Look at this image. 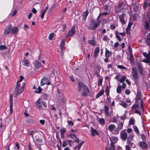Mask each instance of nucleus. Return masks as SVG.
Wrapping results in <instances>:
<instances>
[{
    "instance_id": "1",
    "label": "nucleus",
    "mask_w": 150,
    "mask_h": 150,
    "mask_svg": "<svg viewBox=\"0 0 150 150\" xmlns=\"http://www.w3.org/2000/svg\"><path fill=\"white\" fill-rule=\"evenodd\" d=\"M25 85L24 83H23L21 85L18 81H17L14 91V93L16 96L20 94L23 91Z\"/></svg>"
},
{
    "instance_id": "2",
    "label": "nucleus",
    "mask_w": 150,
    "mask_h": 150,
    "mask_svg": "<svg viewBox=\"0 0 150 150\" xmlns=\"http://www.w3.org/2000/svg\"><path fill=\"white\" fill-rule=\"evenodd\" d=\"M100 21H99L96 22L93 19H92L90 21V23L88 26V28L92 30H95L97 27L100 25Z\"/></svg>"
},
{
    "instance_id": "3",
    "label": "nucleus",
    "mask_w": 150,
    "mask_h": 150,
    "mask_svg": "<svg viewBox=\"0 0 150 150\" xmlns=\"http://www.w3.org/2000/svg\"><path fill=\"white\" fill-rule=\"evenodd\" d=\"M78 90L79 92H81V88H83V91L86 93H89V91L88 87L82 82L79 81L78 83Z\"/></svg>"
},
{
    "instance_id": "4",
    "label": "nucleus",
    "mask_w": 150,
    "mask_h": 150,
    "mask_svg": "<svg viewBox=\"0 0 150 150\" xmlns=\"http://www.w3.org/2000/svg\"><path fill=\"white\" fill-rule=\"evenodd\" d=\"M132 79L134 81H137L138 77V73L136 68L133 67L132 69Z\"/></svg>"
},
{
    "instance_id": "5",
    "label": "nucleus",
    "mask_w": 150,
    "mask_h": 150,
    "mask_svg": "<svg viewBox=\"0 0 150 150\" xmlns=\"http://www.w3.org/2000/svg\"><path fill=\"white\" fill-rule=\"evenodd\" d=\"M123 2L120 3L117 7L115 9V13H117L122 12L124 10L123 8Z\"/></svg>"
},
{
    "instance_id": "6",
    "label": "nucleus",
    "mask_w": 150,
    "mask_h": 150,
    "mask_svg": "<svg viewBox=\"0 0 150 150\" xmlns=\"http://www.w3.org/2000/svg\"><path fill=\"white\" fill-rule=\"evenodd\" d=\"M144 26L145 29L150 31V17L148 16L147 20L144 21Z\"/></svg>"
},
{
    "instance_id": "7",
    "label": "nucleus",
    "mask_w": 150,
    "mask_h": 150,
    "mask_svg": "<svg viewBox=\"0 0 150 150\" xmlns=\"http://www.w3.org/2000/svg\"><path fill=\"white\" fill-rule=\"evenodd\" d=\"M127 137V134L125 130H122L120 133V137L123 140L125 141Z\"/></svg>"
},
{
    "instance_id": "8",
    "label": "nucleus",
    "mask_w": 150,
    "mask_h": 150,
    "mask_svg": "<svg viewBox=\"0 0 150 150\" xmlns=\"http://www.w3.org/2000/svg\"><path fill=\"white\" fill-rule=\"evenodd\" d=\"M123 123L121 122L119 123L117 125V127L115 129L114 131V134H117L119 133V132L123 127Z\"/></svg>"
},
{
    "instance_id": "9",
    "label": "nucleus",
    "mask_w": 150,
    "mask_h": 150,
    "mask_svg": "<svg viewBox=\"0 0 150 150\" xmlns=\"http://www.w3.org/2000/svg\"><path fill=\"white\" fill-rule=\"evenodd\" d=\"M40 84L41 86H43L46 84L49 85L51 84V83L49 81V79L45 77L41 79Z\"/></svg>"
},
{
    "instance_id": "10",
    "label": "nucleus",
    "mask_w": 150,
    "mask_h": 150,
    "mask_svg": "<svg viewBox=\"0 0 150 150\" xmlns=\"http://www.w3.org/2000/svg\"><path fill=\"white\" fill-rule=\"evenodd\" d=\"M139 147L142 149H146L148 148V145L146 141H141L139 142Z\"/></svg>"
},
{
    "instance_id": "11",
    "label": "nucleus",
    "mask_w": 150,
    "mask_h": 150,
    "mask_svg": "<svg viewBox=\"0 0 150 150\" xmlns=\"http://www.w3.org/2000/svg\"><path fill=\"white\" fill-rule=\"evenodd\" d=\"M75 28L74 26H73L71 28L70 30L68 32L66 36V37H71L75 34Z\"/></svg>"
},
{
    "instance_id": "12",
    "label": "nucleus",
    "mask_w": 150,
    "mask_h": 150,
    "mask_svg": "<svg viewBox=\"0 0 150 150\" xmlns=\"http://www.w3.org/2000/svg\"><path fill=\"white\" fill-rule=\"evenodd\" d=\"M136 66L138 69L139 73L141 74H142L143 69L142 64L139 62H137Z\"/></svg>"
},
{
    "instance_id": "13",
    "label": "nucleus",
    "mask_w": 150,
    "mask_h": 150,
    "mask_svg": "<svg viewBox=\"0 0 150 150\" xmlns=\"http://www.w3.org/2000/svg\"><path fill=\"white\" fill-rule=\"evenodd\" d=\"M125 15V13H122L121 15H120L119 16V18L120 22L123 25H125V21L124 20V16Z\"/></svg>"
},
{
    "instance_id": "14",
    "label": "nucleus",
    "mask_w": 150,
    "mask_h": 150,
    "mask_svg": "<svg viewBox=\"0 0 150 150\" xmlns=\"http://www.w3.org/2000/svg\"><path fill=\"white\" fill-rule=\"evenodd\" d=\"M91 132L92 136H95L96 135H99V133L98 132L96 129L91 127Z\"/></svg>"
},
{
    "instance_id": "15",
    "label": "nucleus",
    "mask_w": 150,
    "mask_h": 150,
    "mask_svg": "<svg viewBox=\"0 0 150 150\" xmlns=\"http://www.w3.org/2000/svg\"><path fill=\"white\" fill-rule=\"evenodd\" d=\"M11 29V27L10 26H7L4 29V35H6L10 33Z\"/></svg>"
},
{
    "instance_id": "16",
    "label": "nucleus",
    "mask_w": 150,
    "mask_h": 150,
    "mask_svg": "<svg viewBox=\"0 0 150 150\" xmlns=\"http://www.w3.org/2000/svg\"><path fill=\"white\" fill-rule=\"evenodd\" d=\"M35 105L38 108H41L42 106V101L39 98L35 103Z\"/></svg>"
},
{
    "instance_id": "17",
    "label": "nucleus",
    "mask_w": 150,
    "mask_h": 150,
    "mask_svg": "<svg viewBox=\"0 0 150 150\" xmlns=\"http://www.w3.org/2000/svg\"><path fill=\"white\" fill-rule=\"evenodd\" d=\"M11 33L14 34L17 33L18 32V29L17 27H14L11 28Z\"/></svg>"
},
{
    "instance_id": "18",
    "label": "nucleus",
    "mask_w": 150,
    "mask_h": 150,
    "mask_svg": "<svg viewBox=\"0 0 150 150\" xmlns=\"http://www.w3.org/2000/svg\"><path fill=\"white\" fill-rule=\"evenodd\" d=\"M100 51L99 48L98 47H96L94 51V57L95 58H97L98 55Z\"/></svg>"
},
{
    "instance_id": "19",
    "label": "nucleus",
    "mask_w": 150,
    "mask_h": 150,
    "mask_svg": "<svg viewBox=\"0 0 150 150\" xmlns=\"http://www.w3.org/2000/svg\"><path fill=\"white\" fill-rule=\"evenodd\" d=\"M65 44V42L64 40H62L61 42V44L60 45V46L61 49V50H62V53L61 55L62 56L63 55V48L64 47V45Z\"/></svg>"
},
{
    "instance_id": "20",
    "label": "nucleus",
    "mask_w": 150,
    "mask_h": 150,
    "mask_svg": "<svg viewBox=\"0 0 150 150\" xmlns=\"http://www.w3.org/2000/svg\"><path fill=\"white\" fill-rule=\"evenodd\" d=\"M30 62L28 60L25 59H24L22 61L23 64L26 67H29Z\"/></svg>"
},
{
    "instance_id": "21",
    "label": "nucleus",
    "mask_w": 150,
    "mask_h": 150,
    "mask_svg": "<svg viewBox=\"0 0 150 150\" xmlns=\"http://www.w3.org/2000/svg\"><path fill=\"white\" fill-rule=\"evenodd\" d=\"M115 127V125L114 124H111L108 127V129L110 132H112Z\"/></svg>"
},
{
    "instance_id": "22",
    "label": "nucleus",
    "mask_w": 150,
    "mask_h": 150,
    "mask_svg": "<svg viewBox=\"0 0 150 150\" xmlns=\"http://www.w3.org/2000/svg\"><path fill=\"white\" fill-rule=\"evenodd\" d=\"M146 43L148 45L150 46V33H148L147 35Z\"/></svg>"
},
{
    "instance_id": "23",
    "label": "nucleus",
    "mask_w": 150,
    "mask_h": 150,
    "mask_svg": "<svg viewBox=\"0 0 150 150\" xmlns=\"http://www.w3.org/2000/svg\"><path fill=\"white\" fill-rule=\"evenodd\" d=\"M88 13L87 10L84 12L82 14L83 19L85 21L88 15Z\"/></svg>"
},
{
    "instance_id": "24",
    "label": "nucleus",
    "mask_w": 150,
    "mask_h": 150,
    "mask_svg": "<svg viewBox=\"0 0 150 150\" xmlns=\"http://www.w3.org/2000/svg\"><path fill=\"white\" fill-rule=\"evenodd\" d=\"M109 110V107L106 105H105L104 107V111L105 115L106 116H109V114L108 113V110Z\"/></svg>"
},
{
    "instance_id": "25",
    "label": "nucleus",
    "mask_w": 150,
    "mask_h": 150,
    "mask_svg": "<svg viewBox=\"0 0 150 150\" xmlns=\"http://www.w3.org/2000/svg\"><path fill=\"white\" fill-rule=\"evenodd\" d=\"M118 140V138L117 137H115L113 136L111 137L110 138V140L112 141V143L115 144L116 143Z\"/></svg>"
},
{
    "instance_id": "26",
    "label": "nucleus",
    "mask_w": 150,
    "mask_h": 150,
    "mask_svg": "<svg viewBox=\"0 0 150 150\" xmlns=\"http://www.w3.org/2000/svg\"><path fill=\"white\" fill-rule=\"evenodd\" d=\"M105 50V57H110L112 55V53L110 52L108 50L107 48H106Z\"/></svg>"
},
{
    "instance_id": "27",
    "label": "nucleus",
    "mask_w": 150,
    "mask_h": 150,
    "mask_svg": "<svg viewBox=\"0 0 150 150\" xmlns=\"http://www.w3.org/2000/svg\"><path fill=\"white\" fill-rule=\"evenodd\" d=\"M36 141L38 144L40 145L43 144V140L40 138L36 139Z\"/></svg>"
},
{
    "instance_id": "28",
    "label": "nucleus",
    "mask_w": 150,
    "mask_h": 150,
    "mask_svg": "<svg viewBox=\"0 0 150 150\" xmlns=\"http://www.w3.org/2000/svg\"><path fill=\"white\" fill-rule=\"evenodd\" d=\"M88 44H91V45H92L93 46L95 45L96 44V42L93 39L92 40H88Z\"/></svg>"
},
{
    "instance_id": "29",
    "label": "nucleus",
    "mask_w": 150,
    "mask_h": 150,
    "mask_svg": "<svg viewBox=\"0 0 150 150\" xmlns=\"http://www.w3.org/2000/svg\"><path fill=\"white\" fill-rule=\"evenodd\" d=\"M98 120L102 125H104L105 124V121L104 119L98 118Z\"/></svg>"
},
{
    "instance_id": "30",
    "label": "nucleus",
    "mask_w": 150,
    "mask_h": 150,
    "mask_svg": "<svg viewBox=\"0 0 150 150\" xmlns=\"http://www.w3.org/2000/svg\"><path fill=\"white\" fill-rule=\"evenodd\" d=\"M104 93V90H102L100 91L96 95V98H98L99 97L102 96Z\"/></svg>"
},
{
    "instance_id": "31",
    "label": "nucleus",
    "mask_w": 150,
    "mask_h": 150,
    "mask_svg": "<svg viewBox=\"0 0 150 150\" xmlns=\"http://www.w3.org/2000/svg\"><path fill=\"white\" fill-rule=\"evenodd\" d=\"M119 33L117 31H116L115 33V36L117 39H118L119 41H121L122 39L119 35Z\"/></svg>"
},
{
    "instance_id": "32",
    "label": "nucleus",
    "mask_w": 150,
    "mask_h": 150,
    "mask_svg": "<svg viewBox=\"0 0 150 150\" xmlns=\"http://www.w3.org/2000/svg\"><path fill=\"white\" fill-rule=\"evenodd\" d=\"M108 6L107 5H106L105 6V8L103 9V12L102 13H106V15L109 13V12H108Z\"/></svg>"
},
{
    "instance_id": "33",
    "label": "nucleus",
    "mask_w": 150,
    "mask_h": 150,
    "mask_svg": "<svg viewBox=\"0 0 150 150\" xmlns=\"http://www.w3.org/2000/svg\"><path fill=\"white\" fill-rule=\"evenodd\" d=\"M42 97L45 100H47L49 98V96L46 93H43L42 95Z\"/></svg>"
},
{
    "instance_id": "34",
    "label": "nucleus",
    "mask_w": 150,
    "mask_h": 150,
    "mask_svg": "<svg viewBox=\"0 0 150 150\" xmlns=\"http://www.w3.org/2000/svg\"><path fill=\"white\" fill-rule=\"evenodd\" d=\"M133 127L134 130L135 131V132L138 135H139V129H138V128L136 126L133 125Z\"/></svg>"
},
{
    "instance_id": "35",
    "label": "nucleus",
    "mask_w": 150,
    "mask_h": 150,
    "mask_svg": "<svg viewBox=\"0 0 150 150\" xmlns=\"http://www.w3.org/2000/svg\"><path fill=\"white\" fill-rule=\"evenodd\" d=\"M120 105H121L125 108H126L127 106V105L124 101L121 102V103H120Z\"/></svg>"
},
{
    "instance_id": "36",
    "label": "nucleus",
    "mask_w": 150,
    "mask_h": 150,
    "mask_svg": "<svg viewBox=\"0 0 150 150\" xmlns=\"http://www.w3.org/2000/svg\"><path fill=\"white\" fill-rule=\"evenodd\" d=\"M149 0H146L144 3L143 7L144 9H145L147 7L148 5V3L149 2Z\"/></svg>"
},
{
    "instance_id": "37",
    "label": "nucleus",
    "mask_w": 150,
    "mask_h": 150,
    "mask_svg": "<svg viewBox=\"0 0 150 150\" xmlns=\"http://www.w3.org/2000/svg\"><path fill=\"white\" fill-rule=\"evenodd\" d=\"M134 136V134L133 133H132L130 135H129V137L127 138V139L133 140V138Z\"/></svg>"
},
{
    "instance_id": "38",
    "label": "nucleus",
    "mask_w": 150,
    "mask_h": 150,
    "mask_svg": "<svg viewBox=\"0 0 150 150\" xmlns=\"http://www.w3.org/2000/svg\"><path fill=\"white\" fill-rule=\"evenodd\" d=\"M42 90V88H41L40 86H39L36 90L35 91V93H40Z\"/></svg>"
},
{
    "instance_id": "39",
    "label": "nucleus",
    "mask_w": 150,
    "mask_h": 150,
    "mask_svg": "<svg viewBox=\"0 0 150 150\" xmlns=\"http://www.w3.org/2000/svg\"><path fill=\"white\" fill-rule=\"evenodd\" d=\"M122 92L121 87L118 86L117 88V92L118 93H120Z\"/></svg>"
},
{
    "instance_id": "40",
    "label": "nucleus",
    "mask_w": 150,
    "mask_h": 150,
    "mask_svg": "<svg viewBox=\"0 0 150 150\" xmlns=\"http://www.w3.org/2000/svg\"><path fill=\"white\" fill-rule=\"evenodd\" d=\"M135 120L133 118L130 119L129 121V125H133L134 123Z\"/></svg>"
},
{
    "instance_id": "41",
    "label": "nucleus",
    "mask_w": 150,
    "mask_h": 150,
    "mask_svg": "<svg viewBox=\"0 0 150 150\" xmlns=\"http://www.w3.org/2000/svg\"><path fill=\"white\" fill-rule=\"evenodd\" d=\"M126 77L125 76H123L120 80L119 81L121 83L124 82V81L126 80Z\"/></svg>"
},
{
    "instance_id": "42",
    "label": "nucleus",
    "mask_w": 150,
    "mask_h": 150,
    "mask_svg": "<svg viewBox=\"0 0 150 150\" xmlns=\"http://www.w3.org/2000/svg\"><path fill=\"white\" fill-rule=\"evenodd\" d=\"M105 93L107 97L109 95V88L108 86L106 87L105 89Z\"/></svg>"
},
{
    "instance_id": "43",
    "label": "nucleus",
    "mask_w": 150,
    "mask_h": 150,
    "mask_svg": "<svg viewBox=\"0 0 150 150\" xmlns=\"http://www.w3.org/2000/svg\"><path fill=\"white\" fill-rule=\"evenodd\" d=\"M36 132L35 131H31L29 132V135L31 136V137L33 139V134Z\"/></svg>"
},
{
    "instance_id": "44",
    "label": "nucleus",
    "mask_w": 150,
    "mask_h": 150,
    "mask_svg": "<svg viewBox=\"0 0 150 150\" xmlns=\"http://www.w3.org/2000/svg\"><path fill=\"white\" fill-rule=\"evenodd\" d=\"M129 59L130 62L132 63L134 62V58L132 54H131V55H130Z\"/></svg>"
},
{
    "instance_id": "45",
    "label": "nucleus",
    "mask_w": 150,
    "mask_h": 150,
    "mask_svg": "<svg viewBox=\"0 0 150 150\" xmlns=\"http://www.w3.org/2000/svg\"><path fill=\"white\" fill-rule=\"evenodd\" d=\"M132 25V23L131 22H129L127 27L126 28V30L127 31L128 30H130L131 29V26Z\"/></svg>"
},
{
    "instance_id": "46",
    "label": "nucleus",
    "mask_w": 150,
    "mask_h": 150,
    "mask_svg": "<svg viewBox=\"0 0 150 150\" xmlns=\"http://www.w3.org/2000/svg\"><path fill=\"white\" fill-rule=\"evenodd\" d=\"M141 98V93L139 92H137V98L138 100H139Z\"/></svg>"
},
{
    "instance_id": "47",
    "label": "nucleus",
    "mask_w": 150,
    "mask_h": 150,
    "mask_svg": "<svg viewBox=\"0 0 150 150\" xmlns=\"http://www.w3.org/2000/svg\"><path fill=\"white\" fill-rule=\"evenodd\" d=\"M34 65L37 67H39L40 66V63L37 61H35L34 62Z\"/></svg>"
},
{
    "instance_id": "48",
    "label": "nucleus",
    "mask_w": 150,
    "mask_h": 150,
    "mask_svg": "<svg viewBox=\"0 0 150 150\" xmlns=\"http://www.w3.org/2000/svg\"><path fill=\"white\" fill-rule=\"evenodd\" d=\"M138 15L137 14H134L133 16V18L134 21H136L138 18Z\"/></svg>"
},
{
    "instance_id": "49",
    "label": "nucleus",
    "mask_w": 150,
    "mask_h": 150,
    "mask_svg": "<svg viewBox=\"0 0 150 150\" xmlns=\"http://www.w3.org/2000/svg\"><path fill=\"white\" fill-rule=\"evenodd\" d=\"M68 124L71 127H72L74 125V123L71 121H67Z\"/></svg>"
},
{
    "instance_id": "50",
    "label": "nucleus",
    "mask_w": 150,
    "mask_h": 150,
    "mask_svg": "<svg viewBox=\"0 0 150 150\" xmlns=\"http://www.w3.org/2000/svg\"><path fill=\"white\" fill-rule=\"evenodd\" d=\"M146 59H144L143 60V61L144 62H145L146 61H148L150 60V53H149L148 55L146 57Z\"/></svg>"
},
{
    "instance_id": "51",
    "label": "nucleus",
    "mask_w": 150,
    "mask_h": 150,
    "mask_svg": "<svg viewBox=\"0 0 150 150\" xmlns=\"http://www.w3.org/2000/svg\"><path fill=\"white\" fill-rule=\"evenodd\" d=\"M139 106L138 103H137L136 104H134L131 108L132 109H135L136 108H138Z\"/></svg>"
},
{
    "instance_id": "52",
    "label": "nucleus",
    "mask_w": 150,
    "mask_h": 150,
    "mask_svg": "<svg viewBox=\"0 0 150 150\" xmlns=\"http://www.w3.org/2000/svg\"><path fill=\"white\" fill-rule=\"evenodd\" d=\"M117 67L119 69H127L124 66L121 65H118L117 66Z\"/></svg>"
},
{
    "instance_id": "53",
    "label": "nucleus",
    "mask_w": 150,
    "mask_h": 150,
    "mask_svg": "<svg viewBox=\"0 0 150 150\" xmlns=\"http://www.w3.org/2000/svg\"><path fill=\"white\" fill-rule=\"evenodd\" d=\"M103 40L105 41L108 42L109 40V39L108 38L107 35L105 36L103 38Z\"/></svg>"
},
{
    "instance_id": "54",
    "label": "nucleus",
    "mask_w": 150,
    "mask_h": 150,
    "mask_svg": "<svg viewBox=\"0 0 150 150\" xmlns=\"http://www.w3.org/2000/svg\"><path fill=\"white\" fill-rule=\"evenodd\" d=\"M12 100L13 98L12 95H11L10 96L9 101H10V105H12Z\"/></svg>"
},
{
    "instance_id": "55",
    "label": "nucleus",
    "mask_w": 150,
    "mask_h": 150,
    "mask_svg": "<svg viewBox=\"0 0 150 150\" xmlns=\"http://www.w3.org/2000/svg\"><path fill=\"white\" fill-rule=\"evenodd\" d=\"M68 136L70 138L74 139L75 138H76L75 135L73 134H69L68 135Z\"/></svg>"
},
{
    "instance_id": "56",
    "label": "nucleus",
    "mask_w": 150,
    "mask_h": 150,
    "mask_svg": "<svg viewBox=\"0 0 150 150\" xmlns=\"http://www.w3.org/2000/svg\"><path fill=\"white\" fill-rule=\"evenodd\" d=\"M131 140H127V143L129 146H132L133 145V143L131 142Z\"/></svg>"
},
{
    "instance_id": "57",
    "label": "nucleus",
    "mask_w": 150,
    "mask_h": 150,
    "mask_svg": "<svg viewBox=\"0 0 150 150\" xmlns=\"http://www.w3.org/2000/svg\"><path fill=\"white\" fill-rule=\"evenodd\" d=\"M54 36V34L53 33H51L50 34L49 36V39L50 40L52 39Z\"/></svg>"
},
{
    "instance_id": "58",
    "label": "nucleus",
    "mask_w": 150,
    "mask_h": 150,
    "mask_svg": "<svg viewBox=\"0 0 150 150\" xmlns=\"http://www.w3.org/2000/svg\"><path fill=\"white\" fill-rule=\"evenodd\" d=\"M141 137L142 139V141H146V136L144 134H142L141 136Z\"/></svg>"
},
{
    "instance_id": "59",
    "label": "nucleus",
    "mask_w": 150,
    "mask_h": 150,
    "mask_svg": "<svg viewBox=\"0 0 150 150\" xmlns=\"http://www.w3.org/2000/svg\"><path fill=\"white\" fill-rule=\"evenodd\" d=\"M65 132V130L64 128H62L60 129V132L61 134H64Z\"/></svg>"
},
{
    "instance_id": "60",
    "label": "nucleus",
    "mask_w": 150,
    "mask_h": 150,
    "mask_svg": "<svg viewBox=\"0 0 150 150\" xmlns=\"http://www.w3.org/2000/svg\"><path fill=\"white\" fill-rule=\"evenodd\" d=\"M67 142L66 141L64 140V141H63V144H62V146L63 147H64L67 146Z\"/></svg>"
},
{
    "instance_id": "61",
    "label": "nucleus",
    "mask_w": 150,
    "mask_h": 150,
    "mask_svg": "<svg viewBox=\"0 0 150 150\" xmlns=\"http://www.w3.org/2000/svg\"><path fill=\"white\" fill-rule=\"evenodd\" d=\"M7 47L4 45H1L0 46V49L1 50H3L6 49Z\"/></svg>"
},
{
    "instance_id": "62",
    "label": "nucleus",
    "mask_w": 150,
    "mask_h": 150,
    "mask_svg": "<svg viewBox=\"0 0 150 150\" xmlns=\"http://www.w3.org/2000/svg\"><path fill=\"white\" fill-rule=\"evenodd\" d=\"M140 106L141 107V108L143 110H144V109L143 108V101L142 99H141V102H140Z\"/></svg>"
},
{
    "instance_id": "63",
    "label": "nucleus",
    "mask_w": 150,
    "mask_h": 150,
    "mask_svg": "<svg viewBox=\"0 0 150 150\" xmlns=\"http://www.w3.org/2000/svg\"><path fill=\"white\" fill-rule=\"evenodd\" d=\"M102 79H100L98 81V86H100L101 85L102 82Z\"/></svg>"
},
{
    "instance_id": "64",
    "label": "nucleus",
    "mask_w": 150,
    "mask_h": 150,
    "mask_svg": "<svg viewBox=\"0 0 150 150\" xmlns=\"http://www.w3.org/2000/svg\"><path fill=\"white\" fill-rule=\"evenodd\" d=\"M46 12H45V11H42L41 15V17L42 19L43 18L44 15L45 13Z\"/></svg>"
}]
</instances>
